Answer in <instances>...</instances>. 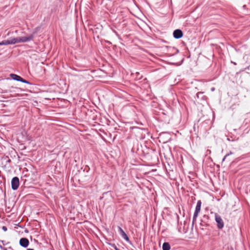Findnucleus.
<instances>
[{
    "instance_id": "8",
    "label": "nucleus",
    "mask_w": 250,
    "mask_h": 250,
    "mask_svg": "<svg viewBox=\"0 0 250 250\" xmlns=\"http://www.w3.org/2000/svg\"><path fill=\"white\" fill-rule=\"evenodd\" d=\"M119 229L121 235L122 236V237L125 239L126 241H129V238H128V236H127L126 233L125 232V231L123 230V229L119 227Z\"/></svg>"
},
{
    "instance_id": "13",
    "label": "nucleus",
    "mask_w": 250,
    "mask_h": 250,
    "mask_svg": "<svg viewBox=\"0 0 250 250\" xmlns=\"http://www.w3.org/2000/svg\"><path fill=\"white\" fill-rule=\"evenodd\" d=\"M26 250H34L33 249H27Z\"/></svg>"
},
{
    "instance_id": "7",
    "label": "nucleus",
    "mask_w": 250,
    "mask_h": 250,
    "mask_svg": "<svg viewBox=\"0 0 250 250\" xmlns=\"http://www.w3.org/2000/svg\"><path fill=\"white\" fill-rule=\"evenodd\" d=\"M14 44V42L13 41V38H11L9 40H4V41L0 42V45Z\"/></svg>"
},
{
    "instance_id": "6",
    "label": "nucleus",
    "mask_w": 250,
    "mask_h": 250,
    "mask_svg": "<svg viewBox=\"0 0 250 250\" xmlns=\"http://www.w3.org/2000/svg\"><path fill=\"white\" fill-rule=\"evenodd\" d=\"M183 35L182 31L180 29H176L173 32V36L176 39L181 38Z\"/></svg>"
},
{
    "instance_id": "9",
    "label": "nucleus",
    "mask_w": 250,
    "mask_h": 250,
    "mask_svg": "<svg viewBox=\"0 0 250 250\" xmlns=\"http://www.w3.org/2000/svg\"><path fill=\"white\" fill-rule=\"evenodd\" d=\"M10 76L13 80H16L18 81H21L22 80V78H21L20 76H19L16 74H11L10 75Z\"/></svg>"
},
{
    "instance_id": "4",
    "label": "nucleus",
    "mask_w": 250,
    "mask_h": 250,
    "mask_svg": "<svg viewBox=\"0 0 250 250\" xmlns=\"http://www.w3.org/2000/svg\"><path fill=\"white\" fill-rule=\"evenodd\" d=\"M215 221L217 223V226L219 229H222L224 227V223L221 217L215 214Z\"/></svg>"
},
{
    "instance_id": "14",
    "label": "nucleus",
    "mask_w": 250,
    "mask_h": 250,
    "mask_svg": "<svg viewBox=\"0 0 250 250\" xmlns=\"http://www.w3.org/2000/svg\"><path fill=\"white\" fill-rule=\"evenodd\" d=\"M232 62L234 64H235V65H236V63L235 62Z\"/></svg>"
},
{
    "instance_id": "5",
    "label": "nucleus",
    "mask_w": 250,
    "mask_h": 250,
    "mask_svg": "<svg viewBox=\"0 0 250 250\" xmlns=\"http://www.w3.org/2000/svg\"><path fill=\"white\" fill-rule=\"evenodd\" d=\"M20 244L21 246L26 248L29 245V241L25 238H21L20 241Z\"/></svg>"
},
{
    "instance_id": "11",
    "label": "nucleus",
    "mask_w": 250,
    "mask_h": 250,
    "mask_svg": "<svg viewBox=\"0 0 250 250\" xmlns=\"http://www.w3.org/2000/svg\"><path fill=\"white\" fill-rule=\"evenodd\" d=\"M21 82H23L24 83H28V82L27 81L23 79L22 78L21 81Z\"/></svg>"
},
{
    "instance_id": "1",
    "label": "nucleus",
    "mask_w": 250,
    "mask_h": 250,
    "mask_svg": "<svg viewBox=\"0 0 250 250\" xmlns=\"http://www.w3.org/2000/svg\"><path fill=\"white\" fill-rule=\"evenodd\" d=\"M34 38V36L33 35H30L28 36H24V37H19L17 38H14L13 41L14 42V44L21 43V42H25L28 41H31L33 40Z\"/></svg>"
},
{
    "instance_id": "10",
    "label": "nucleus",
    "mask_w": 250,
    "mask_h": 250,
    "mask_svg": "<svg viewBox=\"0 0 250 250\" xmlns=\"http://www.w3.org/2000/svg\"><path fill=\"white\" fill-rule=\"evenodd\" d=\"M170 249V245L167 242H165L163 245V250H169Z\"/></svg>"
},
{
    "instance_id": "2",
    "label": "nucleus",
    "mask_w": 250,
    "mask_h": 250,
    "mask_svg": "<svg viewBox=\"0 0 250 250\" xmlns=\"http://www.w3.org/2000/svg\"><path fill=\"white\" fill-rule=\"evenodd\" d=\"M201 207V201L199 200L198 201V202L197 203L196 208H195V211L194 213L193 218V222L196 221V218L198 215V214L200 211Z\"/></svg>"
},
{
    "instance_id": "3",
    "label": "nucleus",
    "mask_w": 250,
    "mask_h": 250,
    "mask_svg": "<svg viewBox=\"0 0 250 250\" xmlns=\"http://www.w3.org/2000/svg\"><path fill=\"white\" fill-rule=\"evenodd\" d=\"M19 186V179L17 177H14L11 181V187L13 190L18 189Z\"/></svg>"
},
{
    "instance_id": "12",
    "label": "nucleus",
    "mask_w": 250,
    "mask_h": 250,
    "mask_svg": "<svg viewBox=\"0 0 250 250\" xmlns=\"http://www.w3.org/2000/svg\"><path fill=\"white\" fill-rule=\"evenodd\" d=\"M2 229L4 230V231H6L7 230V228L5 226H3L2 227Z\"/></svg>"
}]
</instances>
